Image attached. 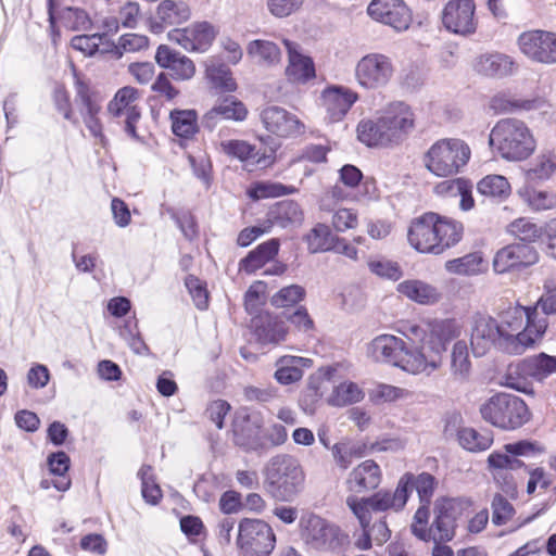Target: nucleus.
<instances>
[{
    "mask_svg": "<svg viewBox=\"0 0 556 556\" xmlns=\"http://www.w3.org/2000/svg\"><path fill=\"white\" fill-rule=\"evenodd\" d=\"M527 307L517 305L502 312L500 319L478 315L473 319L470 344L475 356H483L491 346L511 354H522L534 344V338L523 331Z\"/></svg>",
    "mask_w": 556,
    "mask_h": 556,
    "instance_id": "2",
    "label": "nucleus"
},
{
    "mask_svg": "<svg viewBox=\"0 0 556 556\" xmlns=\"http://www.w3.org/2000/svg\"><path fill=\"white\" fill-rule=\"evenodd\" d=\"M547 329L546 318H538V307H527L526 325L523 331L531 334L534 340L541 338Z\"/></svg>",
    "mask_w": 556,
    "mask_h": 556,
    "instance_id": "62",
    "label": "nucleus"
},
{
    "mask_svg": "<svg viewBox=\"0 0 556 556\" xmlns=\"http://www.w3.org/2000/svg\"><path fill=\"white\" fill-rule=\"evenodd\" d=\"M305 362L304 357L299 356H282L277 361V370L275 371V379L281 384H290L299 381L303 377L302 365Z\"/></svg>",
    "mask_w": 556,
    "mask_h": 556,
    "instance_id": "39",
    "label": "nucleus"
},
{
    "mask_svg": "<svg viewBox=\"0 0 556 556\" xmlns=\"http://www.w3.org/2000/svg\"><path fill=\"white\" fill-rule=\"evenodd\" d=\"M247 115L248 110L241 101L235 97H227L204 114L202 125L212 131L224 119L241 122L247 118Z\"/></svg>",
    "mask_w": 556,
    "mask_h": 556,
    "instance_id": "21",
    "label": "nucleus"
},
{
    "mask_svg": "<svg viewBox=\"0 0 556 556\" xmlns=\"http://www.w3.org/2000/svg\"><path fill=\"white\" fill-rule=\"evenodd\" d=\"M367 12L374 20L397 31L406 30L412 22L410 11L403 0H372Z\"/></svg>",
    "mask_w": 556,
    "mask_h": 556,
    "instance_id": "17",
    "label": "nucleus"
},
{
    "mask_svg": "<svg viewBox=\"0 0 556 556\" xmlns=\"http://www.w3.org/2000/svg\"><path fill=\"white\" fill-rule=\"evenodd\" d=\"M394 75V65L389 56L382 53H369L356 64L357 83L366 89L386 87Z\"/></svg>",
    "mask_w": 556,
    "mask_h": 556,
    "instance_id": "12",
    "label": "nucleus"
},
{
    "mask_svg": "<svg viewBox=\"0 0 556 556\" xmlns=\"http://www.w3.org/2000/svg\"><path fill=\"white\" fill-rule=\"evenodd\" d=\"M252 327L261 344H278L286 340L287 327L285 321L270 314H263L253 318Z\"/></svg>",
    "mask_w": 556,
    "mask_h": 556,
    "instance_id": "27",
    "label": "nucleus"
},
{
    "mask_svg": "<svg viewBox=\"0 0 556 556\" xmlns=\"http://www.w3.org/2000/svg\"><path fill=\"white\" fill-rule=\"evenodd\" d=\"M368 267L371 273L392 280H397L402 276V270L396 263L387 260L370 261Z\"/></svg>",
    "mask_w": 556,
    "mask_h": 556,
    "instance_id": "63",
    "label": "nucleus"
},
{
    "mask_svg": "<svg viewBox=\"0 0 556 556\" xmlns=\"http://www.w3.org/2000/svg\"><path fill=\"white\" fill-rule=\"evenodd\" d=\"M486 266L481 252L468 253L462 257L450 260L445 269L454 275L473 276L483 271Z\"/></svg>",
    "mask_w": 556,
    "mask_h": 556,
    "instance_id": "34",
    "label": "nucleus"
},
{
    "mask_svg": "<svg viewBox=\"0 0 556 556\" xmlns=\"http://www.w3.org/2000/svg\"><path fill=\"white\" fill-rule=\"evenodd\" d=\"M302 536L312 548L339 552L349 543V535L341 528L317 515L302 519Z\"/></svg>",
    "mask_w": 556,
    "mask_h": 556,
    "instance_id": "10",
    "label": "nucleus"
},
{
    "mask_svg": "<svg viewBox=\"0 0 556 556\" xmlns=\"http://www.w3.org/2000/svg\"><path fill=\"white\" fill-rule=\"evenodd\" d=\"M463 235L464 226L460 222L427 212L410 222L407 239L416 251L440 255L458 244Z\"/></svg>",
    "mask_w": 556,
    "mask_h": 556,
    "instance_id": "3",
    "label": "nucleus"
},
{
    "mask_svg": "<svg viewBox=\"0 0 556 556\" xmlns=\"http://www.w3.org/2000/svg\"><path fill=\"white\" fill-rule=\"evenodd\" d=\"M305 289L300 285H290L281 288L271 298L270 303L275 307L294 306L304 300Z\"/></svg>",
    "mask_w": 556,
    "mask_h": 556,
    "instance_id": "48",
    "label": "nucleus"
},
{
    "mask_svg": "<svg viewBox=\"0 0 556 556\" xmlns=\"http://www.w3.org/2000/svg\"><path fill=\"white\" fill-rule=\"evenodd\" d=\"M191 16L189 5L182 0H163L148 22L153 34H161L167 27L177 26L187 22Z\"/></svg>",
    "mask_w": 556,
    "mask_h": 556,
    "instance_id": "19",
    "label": "nucleus"
},
{
    "mask_svg": "<svg viewBox=\"0 0 556 556\" xmlns=\"http://www.w3.org/2000/svg\"><path fill=\"white\" fill-rule=\"evenodd\" d=\"M75 102L81 105V114H98L101 110L97 92L91 90L89 85L77 78L75 81Z\"/></svg>",
    "mask_w": 556,
    "mask_h": 556,
    "instance_id": "45",
    "label": "nucleus"
},
{
    "mask_svg": "<svg viewBox=\"0 0 556 556\" xmlns=\"http://www.w3.org/2000/svg\"><path fill=\"white\" fill-rule=\"evenodd\" d=\"M523 359L516 364H510L504 376V384L510 389L519 392H528L530 390V383L528 378L530 377L525 368H522Z\"/></svg>",
    "mask_w": 556,
    "mask_h": 556,
    "instance_id": "50",
    "label": "nucleus"
},
{
    "mask_svg": "<svg viewBox=\"0 0 556 556\" xmlns=\"http://www.w3.org/2000/svg\"><path fill=\"white\" fill-rule=\"evenodd\" d=\"M440 193L446 192L452 195L459 194V206L463 211H469L473 206V199L471 197V185L465 179H455L443 181L437 186Z\"/></svg>",
    "mask_w": 556,
    "mask_h": 556,
    "instance_id": "44",
    "label": "nucleus"
},
{
    "mask_svg": "<svg viewBox=\"0 0 556 556\" xmlns=\"http://www.w3.org/2000/svg\"><path fill=\"white\" fill-rule=\"evenodd\" d=\"M265 475L266 490L277 501L292 502L303 489V470L291 455L271 457L265 467Z\"/></svg>",
    "mask_w": 556,
    "mask_h": 556,
    "instance_id": "5",
    "label": "nucleus"
},
{
    "mask_svg": "<svg viewBox=\"0 0 556 556\" xmlns=\"http://www.w3.org/2000/svg\"><path fill=\"white\" fill-rule=\"evenodd\" d=\"M279 239L273 238L266 242L258 244L254 250L239 263V269L247 274H252L263 267L267 262L271 261L279 251Z\"/></svg>",
    "mask_w": 556,
    "mask_h": 556,
    "instance_id": "30",
    "label": "nucleus"
},
{
    "mask_svg": "<svg viewBox=\"0 0 556 556\" xmlns=\"http://www.w3.org/2000/svg\"><path fill=\"white\" fill-rule=\"evenodd\" d=\"M520 51L532 61L556 63V34L545 30L525 31L518 37Z\"/></svg>",
    "mask_w": 556,
    "mask_h": 556,
    "instance_id": "15",
    "label": "nucleus"
},
{
    "mask_svg": "<svg viewBox=\"0 0 556 556\" xmlns=\"http://www.w3.org/2000/svg\"><path fill=\"white\" fill-rule=\"evenodd\" d=\"M65 26L74 31L87 30L91 25L88 13L79 8H65L62 13Z\"/></svg>",
    "mask_w": 556,
    "mask_h": 556,
    "instance_id": "55",
    "label": "nucleus"
},
{
    "mask_svg": "<svg viewBox=\"0 0 556 556\" xmlns=\"http://www.w3.org/2000/svg\"><path fill=\"white\" fill-rule=\"evenodd\" d=\"M459 444L469 452H482L493 443V433L490 430L479 432L473 428H462L457 433Z\"/></svg>",
    "mask_w": 556,
    "mask_h": 556,
    "instance_id": "40",
    "label": "nucleus"
},
{
    "mask_svg": "<svg viewBox=\"0 0 556 556\" xmlns=\"http://www.w3.org/2000/svg\"><path fill=\"white\" fill-rule=\"evenodd\" d=\"M303 220V211L300 205L292 200L277 202L267 212L266 223L269 228L278 226L287 228L289 226L301 225Z\"/></svg>",
    "mask_w": 556,
    "mask_h": 556,
    "instance_id": "29",
    "label": "nucleus"
},
{
    "mask_svg": "<svg viewBox=\"0 0 556 556\" xmlns=\"http://www.w3.org/2000/svg\"><path fill=\"white\" fill-rule=\"evenodd\" d=\"M556 172V156L552 152L538 155L526 170L527 181L538 184L549 179Z\"/></svg>",
    "mask_w": 556,
    "mask_h": 556,
    "instance_id": "37",
    "label": "nucleus"
},
{
    "mask_svg": "<svg viewBox=\"0 0 556 556\" xmlns=\"http://www.w3.org/2000/svg\"><path fill=\"white\" fill-rule=\"evenodd\" d=\"M363 399V392L353 382L341 383L333 388V391L328 400L332 406L342 407L349 404L356 403Z\"/></svg>",
    "mask_w": 556,
    "mask_h": 556,
    "instance_id": "46",
    "label": "nucleus"
},
{
    "mask_svg": "<svg viewBox=\"0 0 556 556\" xmlns=\"http://www.w3.org/2000/svg\"><path fill=\"white\" fill-rule=\"evenodd\" d=\"M382 118L392 143L401 141L414 128V114L403 102L392 104Z\"/></svg>",
    "mask_w": 556,
    "mask_h": 556,
    "instance_id": "22",
    "label": "nucleus"
},
{
    "mask_svg": "<svg viewBox=\"0 0 556 556\" xmlns=\"http://www.w3.org/2000/svg\"><path fill=\"white\" fill-rule=\"evenodd\" d=\"M478 191L491 199L505 200L510 194V185L502 175H488L477 185Z\"/></svg>",
    "mask_w": 556,
    "mask_h": 556,
    "instance_id": "42",
    "label": "nucleus"
},
{
    "mask_svg": "<svg viewBox=\"0 0 556 556\" xmlns=\"http://www.w3.org/2000/svg\"><path fill=\"white\" fill-rule=\"evenodd\" d=\"M453 337L451 321H442L432 327L419 346L409 348L401 338L381 334L370 342L369 352L377 362L390 363L414 375H430L442 365L447 342Z\"/></svg>",
    "mask_w": 556,
    "mask_h": 556,
    "instance_id": "1",
    "label": "nucleus"
},
{
    "mask_svg": "<svg viewBox=\"0 0 556 556\" xmlns=\"http://www.w3.org/2000/svg\"><path fill=\"white\" fill-rule=\"evenodd\" d=\"M168 70L170 71L173 78L176 80L191 79L195 73V66L192 60L180 53L176 56L175 61H173Z\"/></svg>",
    "mask_w": 556,
    "mask_h": 556,
    "instance_id": "60",
    "label": "nucleus"
},
{
    "mask_svg": "<svg viewBox=\"0 0 556 556\" xmlns=\"http://www.w3.org/2000/svg\"><path fill=\"white\" fill-rule=\"evenodd\" d=\"M397 291L419 304H433L440 299L438 289L421 280H405L399 283Z\"/></svg>",
    "mask_w": 556,
    "mask_h": 556,
    "instance_id": "32",
    "label": "nucleus"
},
{
    "mask_svg": "<svg viewBox=\"0 0 556 556\" xmlns=\"http://www.w3.org/2000/svg\"><path fill=\"white\" fill-rule=\"evenodd\" d=\"M522 368L529 376L538 381L556 374V356L540 353L523 359Z\"/></svg>",
    "mask_w": 556,
    "mask_h": 556,
    "instance_id": "36",
    "label": "nucleus"
},
{
    "mask_svg": "<svg viewBox=\"0 0 556 556\" xmlns=\"http://www.w3.org/2000/svg\"><path fill=\"white\" fill-rule=\"evenodd\" d=\"M216 33L207 22H198L186 28H175L168 33L170 41H175L188 51L204 52L212 45Z\"/></svg>",
    "mask_w": 556,
    "mask_h": 556,
    "instance_id": "18",
    "label": "nucleus"
},
{
    "mask_svg": "<svg viewBox=\"0 0 556 556\" xmlns=\"http://www.w3.org/2000/svg\"><path fill=\"white\" fill-rule=\"evenodd\" d=\"M383 118L362 121L357 126V138L368 147L388 146L391 142Z\"/></svg>",
    "mask_w": 556,
    "mask_h": 556,
    "instance_id": "31",
    "label": "nucleus"
},
{
    "mask_svg": "<svg viewBox=\"0 0 556 556\" xmlns=\"http://www.w3.org/2000/svg\"><path fill=\"white\" fill-rule=\"evenodd\" d=\"M139 91L134 87H123L108 104L109 114L123 123L125 132L136 141H141L137 134V123L141 118L138 108Z\"/></svg>",
    "mask_w": 556,
    "mask_h": 556,
    "instance_id": "11",
    "label": "nucleus"
},
{
    "mask_svg": "<svg viewBox=\"0 0 556 556\" xmlns=\"http://www.w3.org/2000/svg\"><path fill=\"white\" fill-rule=\"evenodd\" d=\"M429 505L430 503H420V507L416 510L414 521L410 525L412 533L424 542L431 540L432 528H427L430 516Z\"/></svg>",
    "mask_w": 556,
    "mask_h": 556,
    "instance_id": "53",
    "label": "nucleus"
},
{
    "mask_svg": "<svg viewBox=\"0 0 556 556\" xmlns=\"http://www.w3.org/2000/svg\"><path fill=\"white\" fill-rule=\"evenodd\" d=\"M541 103L540 99H532V100H505L500 97H495L492 100V106L495 110L501 111H513V110H526L530 111L533 109L539 108Z\"/></svg>",
    "mask_w": 556,
    "mask_h": 556,
    "instance_id": "61",
    "label": "nucleus"
},
{
    "mask_svg": "<svg viewBox=\"0 0 556 556\" xmlns=\"http://www.w3.org/2000/svg\"><path fill=\"white\" fill-rule=\"evenodd\" d=\"M492 521L496 526L505 525L514 515V506L502 494H495L492 500Z\"/></svg>",
    "mask_w": 556,
    "mask_h": 556,
    "instance_id": "57",
    "label": "nucleus"
},
{
    "mask_svg": "<svg viewBox=\"0 0 556 556\" xmlns=\"http://www.w3.org/2000/svg\"><path fill=\"white\" fill-rule=\"evenodd\" d=\"M336 235L325 224H317L305 236L307 249L311 253H319L330 251L333 247Z\"/></svg>",
    "mask_w": 556,
    "mask_h": 556,
    "instance_id": "43",
    "label": "nucleus"
},
{
    "mask_svg": "<svg viewBox=\"0 0 556 556\" xmlns=\"http://www.w3.org/2000/svg\"><path fill=\"white\" fill-rule=\"evenodd\" d=\"M337 371L333 367L320 368L315 375L309 377L307 383L308 396L312 402L317 401L324 394V390L327 388L325 383L330 382Z\"/></svg>",
    "mask_w": 556,
    "mask_h": 556,
    "instance_id": "51",
    "label": "nucleus"
},
{
    "mask_svg": "<svg viewBox=\"0 0 556 556\" xmlns=\"http://www.w3.org/2000/svg\"><path fill=\"white\" fill-rule=\"evenodd\" d=\"M355 91L344 86H330L321 93L323 105L330 123L341 121L357 101Z\"/></svg>",
    "mask_w": 556,
    "mask_h": 556,
    "instance_id": "20",
    "label": "nucleus"
},
{
    "mask_svg": "<svg viewBox=\"0 0 556 556\" xmlns=\"http://www.w3.org/2000/svg\"><path fill=\"white\" fill-rule=\"evenodd\" d=\"M483 420L503 430H514L529 420V409L523 400L508 394L497 393L481 404Z\"/></svg>",
    "mask_w": 556,
    "mask_h": 556,
    "instance_id": "6",
    "label": "nucleus"
},
{
    "mask_svg": "<svg viewBox=\"0 0 556 556\" xmlns=\"http://www.w3.org/2000/svg\"><path fill=\"white\" fill-rule=\"evenodd\" d=\"M206 77L213 87L220 91L231 92L237 88L230 68L215 59H210L206 62Z\"/></svg>",
    "mask_w": 556,
    "mask_h": 556,
    "instance_id": "35",
    "label": "nucleus"
},
{
    "mask_svg": "<svg viewBox=\"0 0 556 556\" xmlns=\"http://www.w3.org/2000/svg\"><path fill=\"white\" fill-rule=\"evenodd\" d=\"M470 155V148L465 141L457 138L441 139L426 153L425 165L437 176H452L459 173Z\"/></svg>",
    "mask_w": 556,
    "mask_h": 556,
    "instance_id": "7",
    "label": "nucleus"
},
{
    "mask_svg": "<svg viewBox=\"0 0 556 556\" xmlns=\"http://www.w3.org/2000/svg\"><path fill=\"white\" fill-rule=\"evenodd\" d=\"M265 129L280 138H296L305 132V125L300 118L277 105H268L260 113Z\"/></svg>",
    "mask_w": 556,
    "mask_h": 556,
    "instance_id": "13",
    "label": "nucleus"
},
{
    "mask_svg": "<svg viewBox=\"0 0 556 556\" xmlns=\"http://www.w3.org/2000/svg\"><path fill=\"white\" fill-rule=\"evenodd\" d=\"M426 77L422 70L416 65L405 67L399 77L400 86L406 92H416L425 84Z\"/></svg>",
    "mask_w": 556,
    "mask_h": 556,
    "instance_id": "54",
    "label": "nucleus"
},
{
    "mask_svg": "<svg viewBox=\"0 0 556 556\" xmlns=\"http://www.w3.org/2000/svg\"><path fill=\"white\" fill-rule=\"evenodd\" d=\"M276 545V534L264 520L244 518L239 523L237 546L242 556H269Z\"/></svg>",
    "mask_w": 556,
    "mask_h": 556,
    "instance_id": "8",
    "label": "nucleus"
},
{
    "mask_svg": "<svg viewBox=\"0 0 556 556\" xmlns=\"http://www.w3.org/2000/svg\"><path fill=\"white\" fill-rule=\"evenodd\" d=\"M103 36L101 34L77 35L72 38L71 46L73 49L91 56L98 52Z\"/></svg>",
    "mask_w": 556,
    "mask_h": 556,
    "instance_id": "58",
    "label": "nucleus"
},
{
    "mask_svg": "<svg viewBox=\"0 0 556 556\" xmlns=\"http://www.w3.org/2000/svg\"><path fill=\"white\" fill-rule=\"evenodd\" d=\"M289 55V64L286 68L288 78L292 81H306L315 77V66L309 56L299 51V46L290 40H283Z\"/></svg>",
    "mask_w": 556,
    "mask_h": 556,
    "instance_id": "28",
    "label": "nucleus"
},
{
    "mask_svg": "<svg viewBox=\"0 0 556 556\" xmlns=\"http://www.w3.org/2000/svg\"><path fill=\"white\" fill-rule=\"evenodd\" d=\"M267 140L273 143L269 147V154L267 155L264 151H261L247 141L243 140H227L220 143L223 151L229 156L236 157L240 161H253L257 164L268 165L273 162V154L276 152L278 144L269 137Z\"/></svg>",
    "mask_w": 556,
    "mask_h": 556,
    "instance_id": "25",
    "label": "nucleus"
},
{
    "mask_svg": "<svg viewBox=\"0 0 556 556\" xmlns=\"http://www.w3.org/2000/svg\"><path fill=\"white\" fill-rule=\"evenodd\" d=\"M539 261L533 245L525 242L508 244L498 250L493 258V269L497 274L529 267Z\"/></svg>",
    "mask_w": 556,
    "mask_h": 556,
    "instance_id": "16",
    "label": "nucleus"
},
{
    "mask_svg": "<svg viewBox=\"0 0 556 556\" xmlns=\"http://www.w3.org/2000/svg\"><path fill=\"white\" fill-rule=\"evenodd\" d=\"M381 482V470L379 465L367 459L355 467L346 479L348 489L355 493L375 490Z\"/></svg>",
    "mask_w": 556,
    "mask_h": 556,
    "instance_id": "24",
    "label": "nucleus"
},
{
    "mask_svg": "<svg viewBox=\"0 0 556 556\" xmlns=\"http://www.w3.org/2000/svg\"><path fill=\"white\" fill-rule=\"evenodd\" d=\"M542 229L527 218H518L509 225V231L520 239V242L529 243L542 237Z\"/></svg>",
    "mask_w": 556,
    "mask_h": 556,
    "instance_id": "52",
    "label": "nucleus"
},
{
    "mask_svg": "<svg viewBox=\"0 0 556 556\" xmlns=\"http://www.w3.org/2000/svg\"><path fill=\"white\" fill-rule=\"evenodd\" d=\"M473 0H450L441 15L443 26L451 33L469 36L477 29Z\"/></svg>",
    "mask_w": 556,
    "mask_h": 556,
    "instance_id": "14",
    "label": "nucleus"
},
{
    "mask_svg": "<svg viewBox=\"0 0 556 556\" xmlns=\"http://www.w3.org/2000/svg\"><path fill=\"white\" fill-rule=\"evenodd\" d=\"M509 456H513V454H509L506 451H495L488 456V467L490 470L495 471L494 478L496 480L503 478L506 483V488H504L505 492L515 490V484L508 481V479H511V477H509L507 473H502V471L509 470L510 468L511 458Z\"/></svg>",
    "mask_w": 556,
    "mask_h": 556,
    "instance_id": "47",
    "label": "nucleus"
},
{
    "mask_svg": "<svg viewBox=\"0 0 556 556\" xmlns=\"http://www.w3.org/2000/svg\"><path fill=\"white\" fill-rule=\"evenodd\" d=\"M186 288L191 294L195 306L199 309H205L208 305V295L205 287L202 285L201 280L193 275H189L185 279Z\"/></svg>",
    "mask_w": 556,
    "mask_h": 556,
    "instance_id": "59",
    "label": "nucleus"
},
{
    "mask_svg": "<svg viewBox=\"0 0 556 556\" xmlns=\"http://www.w3.org/2000/svg\"><path fill=\"white\" fill-rule=\"evenodd\" d=\"M451 368L454 376L464 379L470 370L468 348L465 341H457L452 351Z\"/></svg>",
    "mask_w": 556,
    "mask_h": 556,
    "instance_id": "49",
    "label": "nucleus"
},
{
    "mask_svg": "<svg viewBox=\"0 0 556 556\" xmlns=\"http://www.w3.org/2000/svg\"><path fill=\"white\" fill-rule=\"evenodd\" d=\"M405 483V496L408 500L409 493L415 489L417 491L420 503H430L434 492V477L428 472L418 476L405 473L399 483Z\"/></svg>",
    "mask_w": 556,
    "mask_h": 556,
    "instance_id": "33",
    "label": "nucleus"
},
{
    "mask_svg": "<svg viewBox=\"0 0 556 556\" xmlns=\"http://www.w3.org/2000/svg\"><path fill=\"white\" fill-rule=\"evenodd\" d=\"M405 483H397L393 493L379 491L369 497L357 498L349 496L346 504L359 525L366 527L371 521V513H382L388 509L401 510L406 504Z\"/></svg>",
    "mask_w": 556,
    "mask_h": 556,
    "instance_id": "9",
    "label": "nucleus"
},
{
    "mask_svg": "<svg viewBox=\"0 0 556 556\" xmlns=\"http://www.w3.org/2000/svg\"><path fill=\"white\" fill-rule=\"evenodd\" d=\"M293 190L292 187L279 182H261L250 191V197L254 200L276 198L291 193Z\"/></svg>",
    "mask_w": 556,
    "mask_h": 556,
    "instance_id": "56",
    "label": "nucleus"
},
{
    "mask_svg": "<svg viewBox=\"0 0 556 556\" xmlns=\"http://www.w3.org/2000/svg\"><path fill=\"white\" fill-rule=\"evenodd\" d=\"M475 70L486 77L503 78L513 75L518 65L514 59L505 53H484L477 58Z\"/></svg>",
    "mask_w": 556,
    "mask_h": 556,
    "instance_id": "23",
    "label": "nucleus"
},
{
    "mask_svg": "<svg viewBox=\"0 0 556 556\" xmlns=\"http://www.w3.org/2000/svg\"><path fill=\"white\" fill-rule=\"evenodd\" d=\"M434 520L430 528H432L431 540L434 543L450 542L455 535V509L451 501H444L437 504L434 507Z\"/></svg>",
    "mask_w": 556,
    "mask_h": 556,
    "instance_id": "26",
    "label": "nucleus"
},
{
    "mask_svg": "<svg viewBox=\"0 0 556 556\" xmlns=\"http://www.w3.org/2000/svg\"><path fill=\"white\" fill-rule=\"evenodd\" d=\"M248 54L257 60L258 63L273 66L279 63L281 51L279 47L269 40L255 39L249 42L247 47Z\"/></svg>",
    "mask_w": 556,
    "mask_h": 556,
    "instance_id": "38",
    "label": "nucleus"
},
{
    "mask_svg": "<svg viewBox=\"0 0 556 556\" xmlns=\"http://www.w3.org/2000/svg\"><path fill=\"white\" fill-rule=\"evenodd\" d=\"M173 132L181 138H191L198 131L194 110H174L169 114Z\"/></svg>",
    "mask_w": 556,
    "mask_h": 556,
    "instance_id": "41",
    "label": "nucleus"
},
{
    "mask_svg": "<svg viewBox=\"0 0 556 556\" xmlns=\"http://www.w3.org/2000/svg\"><path fill=\"white\" fill-rule=\"evenodd\" d=\"M529 205L535 211L556 207V194L544 190H533L528 195Z\"/></svg>",
    "mask_w": 556,
    "mask_h": 556,
    "instance_id": "64",
    "label": "nucleus"
},
{
    "mask_svg": "<svg viewBox=\"0 0 556 556\" xmlns=\"http://www.w3.org/2000/svg\"><path fill=\"white\" fill-rule=\"evenodd\" d=\"M489 142L507 161L526 160L536 148L531 130L517 118L500 119L491 130Z\"/></svg>",
    "mask_w": 556,
    "mask_h": 556,
    "instance_id": "4",
    "label": "nucleus"
}]
</instances>
